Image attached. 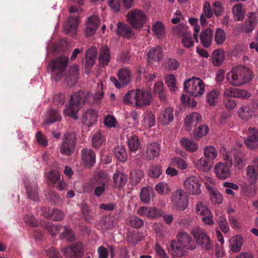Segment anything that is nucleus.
Segmentation results:
<instances>
[{"mask_svg":"<svg viewBox=\"0 0 258 258\" xmlns=\"http://www.w3.org/2000/svg\"><path fill=\"white\" fill-rule=\"evenodd\" d=\"M152 100L150 91L138 89L128 91L123 97V102L126 104H135L138 107L149 105Z\"/></svg>","mask_w":258,"mask_h":258,"instance_id":"1","label":"nucleus"},{"mask_svg":"<svg viewBox=\"0 0 258 258\" xmlns=\"http://www.w3.org/2000/svg\"><path fill=\"white\" fill-rule=\"evenodd\" d=\"M90 95L89 92L85 94V92L83 90H80L74 93L71 96L69 104L64 110V113L77 120L78 118L77 115V112L82 107L84 102L88 101V98Z\"/></svg>","mask_w":258,"mask_h":258,"instance_id":"2","label":"nucleus"},{"mask_svg":"<svg viewBox=\"0 0 258 258\" xmlns=\"http://www.w3.org/2000/svg\"><path fill=\"white\" fill-rule=\"evenodd\" d=\"M227 79L232 85L239 86L251 80V72L248 68L243 66H237L227 73Z\"/></svg>","mask_w":258,"mask_h":258,"instance_id":"3","label":"nucleus"},{"mask_svg":"<svg viewBox=\"0 0 258 258\" xmlns=\"http://www.w3.org/2000/svg\"><path fill=\"white\" fill-rule=\"evenodd\" d=\"M69 58L61 55L56 59H53L48 65V69L50 70L52 78L55 81L61 79L66 74L68 65Z\"/></svg>","mask_w":258,"mask_h":258,"instance_id":"4","label":"nucleus"},{"mask_svg":"<svg viewBox=\"0 0 258 258\" xmlns=\"http://www.w3.org/2000/svg\"><path fill=\"white\" fill-rule=\"evenodd\" d=\"M191 234L198 246L206 251H210L213 249V242L205 230L200 228H194Z\"/></svg>","mask_w":258,"mask_h":258,"instance_id":"5","label":"nucleus"},{"mask_svg":"<svg viewBox=\"0 0 258 258\" xmlns=\"http://www.w3.org/2000/svg\"><path fill=\"white\" fill-rule=\"evenodd\" d=\"M204 158H201L197 162V166L204 172H208L211 168L213 161L217 156V152L213 146H207L204 149Z\"/></svg>","mask_w":258,"mask_h":258,"instance_id":"6","label":"nucleus"},{"mask_svg":"<svg viewBox=\"0 0 258 258\" xmlns=\"http://www.w3.org/2000/svg\"><path fill=\"white\" fill-rule=\"evenodd\" d=\"M205 86L199 78L192 77L184 83V90L194 97H198L204 93Z\"/></svg>","mask_w":258,"mask_h":258,"instance_id":"7","label":"nucleus"},{"mask_svg":"<svg viewBox=\"0 0 258 258\" xmlns=\"http://www.w3.org/2000/svg\"><path fill=\"white\" fill-rule=\"evenodd\" d=\"M126 18L130 25L137 29L143 28L147 20L144 12L137 9L129 11L126 15Z\"/></svg>","mask_w":258,"mask_h":258,"instance_id":"8","label":"nucleus"},{"mask_svg":"<svg viewBox=\"0 0 258 258\" xmlns=\"http://www.w3.org/2000/svg\"><path fill=\"white\" fill-rule=\"evenodd\" d=\"M171 201L173 209L177 211H183L188 206L187 194L182 189H177L172 192Z\"/></svg>","mask_w":258,"mask_h":258,"instance_id":"9","label":"nucleus"},{"mask_svg":"<svg viewBox=\"0 0 258 258\" xmlns=\"http://www.w3.org/2000/svg\"><path fill=\"white\" fill-rule=\"evenodd\" d=\"M225 162H220L215 167L214 171L216 176L221 180L229 178L231 173L230 168L232 166V160L228 156L225 158Z\"/></svg>","mask_w":258,"mask_h":258,"instance_id":"10","label":"nucleus"},{"mask_svg":"<svg viewBox=\"0 0 258 258\" xmlns=\"http://www.w3.org/2000/svg\"><path fill=\"white\" fill-rule=\"evenodd\" d=\"M77 137L74 132L66 134L63 137V142L60 146L61 153L67 156H70L74 151Z\"/></svg>","mask_w":258,"mask_h":258,"instance_id":"11","label":"nucleus"},{"mask_svg":"<svg viewBox=\"0 0 258 258\" xmlns=\"http://www.w3.org/2000/svg\"><path fill=\"white\" fill-rule=\"evenodd\" d=\"M63 255L69 258H81L83 253V247L81 242L72 244L61 249Z\"/></svg>","mask_w":258,"mask_h":258,"instance_id":"12","label":"nucleus"},{"mask_svg":"<svg viewBox=\"0 0 258 258\" xmlns=\"http://www.w3.org/2000/svg\"><path fill=\"white\" fill-rule=\"evenodd\" d=\"M247 137L244 140L246 146L251 150L258 148V129L249 127L246 132Z\"/></svg>","mask_w":258,"mask_h":258,"instance_id":"13","label":"nucleus"},{"mask_svg":"<svg viewBox=\"0 0 258 258\" xmlns=\"http://www.w3.org/2000/svg\"><path fill=\"white\" fill-rule=\"evenodd\" d=\"M183 184L185 189L189 194L199 195L201 193V184L197 177L193 176L187 178Z\"/></svg>","mask_w":258,"mask_h":258,"instance_id":"14","label":"nucleus"},{"mask_svg":"<svg viewBox=\"0 0 258 258\" xmlns=\"http://www.w3.org/2000/svg\"><path fill=\"white\" fill-rule=\"evenodd\" d=\"M27 196L29 199L36 201L38 198L37 184L36 178L28 179L24 181Z\"/></svg>","mask_w":258,"mask_h":258,"instance_id":"15","label":"nucleus"},{"mask_svg":"<svg viewBox=\"0 0 258 258\" xmlns=\"http://www.w3.org/2000/svg\"><path fill=\"white\" fill-rule=\"evenodd\" d=\"M258 176V157H254L252 161V165L247 167L246 177L249 182L254 184L257 179Z\"/></svg>","mask_w":258,"mask_h":258,"instance_id":"16","label":"nucleus"},{"mask_svg":"<svg viewBox=\"0 0 258 258\" xmlns=\"http://www.w3.org/2000/svg\"><path fill=\"white\" fill-rule=\"evenodd\" d=\"M79 25V18L76 16H70L63 26V30L66 34L74 37L76 35Z\"/></svg>","mask_w":258,"mask_h":258,"instance_id":"17","label":"nucleus"},{"mask_svg":"<svg viewBox=\"0 0 258 258\" xmlns=\"http://www.w3.org/2000/svg\"><path fill=\"white\" fill-rule=\"evenodd\" d=\"M160 151V145L157 143H152L148 144L146 147V151L144 155L145 159L146 160H151L158 157Z\"/></svg>","mask_w":258,"mask_h":258,"instance_id":"18","label":"nucleus"},{"mask_svg":"<svg viewBox=\"0 0 258 258\" xmlns=\"http://www.w3.org/2000/svg\"><path fill=\"white\" fill-rule=\"evenodd\" d=\"M82 158L86 167L92 166L96 161V155L94 151L90 149L84 148L82 151Z\"/></svg>","mask_w":258,"mask_h":258,"instance_id":"19","label":"nucleus"},{"mask_svg":"<svg viewBox=\"0 0 258 258\" xmlns=\"http://www.w3.org/2000/svg\"><path fill=\"white\" fill-rule=\"evenodd\" d=\"M177 241L186 249L193 250L196 248V245L191 237L186 233H178L177 236Z\"/></svg>","mask_w":258,"mask_h":258,"instance_id":"20","label":"nucleus"},{"mask_svg":"<svg viewBox=\"0 0 258 258\" xmlns=\"http://www.w3.org/2000/svg\"><path fill=\"white\" fill-rule=\"evenodd\" d=\"M99 24L97 16L93 15L88 18L86 23L85 33L87 36H92L96 32Z\"/></svg>","mask_w":258,"mask_h":258,"instance_id":"21","label":"nucleus"},{"mask_svg":"<svg viewBox=\"0 0 258 258\" xmlns=\"http://www.w3.org/2000/svg\"><path fill=\"white\" fill-rule=\"evenodd\" d=\"M258 22V17L255 13H251L242 27L245 33H248L253 30Z\"/></svg>","mask_w":258,"mask_h":258,"instance_id":"22","label":"nucleus"},{"mask_svg":"<svg viewBox=\"0 0 258 258\" xmlns=\"http://www.w3.org/2000/svg\"><path fill=\"white\" fill-rule=\"evenodd\" d=\"M97 115L96 112L92 109H89L84 111L82 114V122L88 126H91L97 121Z\"/></svg>","mask_w":258,"mask_h":258,"instance_id":"23","label":"nucleus"},{"mask_svg":"<svg viewBox=\"0 0 258 258\" xmlns=\"http://www.w3.org/2000/svg\"><path fill=\"white\" fill-rule=\"evenodd\" d=\"M173 112V110L172 108L168 107L161 112L158 117V120L160 124L167 125L172 122L174 119Z\"/></svg>","mask_w":258,"mask_h":258,"instance_id":"24","label":"nucleus"},{"mask_svg":"<svg viewBox=\"0 0 258 258\" xmlns=\"http://www.w3.org/2000/svg\"><path fill=\"white\" fill-rule=\"evenodd\" d=\"M116 32L118 35L127 39L132 38L134 35V33L130 26L120 22L117 24Z\"/></svg>","mask_w":258,"mask_h":258,"instance_id":"25","label":"nucleus"},{"mask_svg":"<svg viewBox=\"0 0 258 258\" xmlns=\"http://www.w3.org/2000/svg\"><path fill=\"white\" fill-rule=\"evenodd\" d=\"M148 62L159 61L163 58V49L161 47L158 46L150 49L148 52Z\"/></svg>","mask_w":258,"mask_h":258,"instance_id":"26","label":"nucleus"},{"mask_svg":"<svg viewBox=\"0 0 258 258\" xmlns=\"http://www.w3.org/2000/svg\"><path fill=\"white\" fill-rule=\"evenodd\" d=\"M213 37V31L210 28H207L203 30L200 36L201 44L206 48L209 47L212 42Z\"/></svg>","mask_w":258,"mask_h":258,"instance_id":"27","label":"nucleus"},{"mask_svg":"<svg viewBox=\"0 0 258 258\" xmlns=\"http://www.w3.org/2000/svg\"><path fill=\"white\" fill-rule=\"evenodd\" d=\"M171 254L174 256L182 257L185 255L186 249L177 240H172L170 242Z\"/></svg>","mask_w":258,"mask_h":258,"instance_id":"28","label":"nucleus"},{"mask_svg":"<svg viewBox=\"0 0 258 258\" xmlns=\"http://www.w3.org/2000/svg\"><path fill=\"white\" fill-rule=\"evenodd\" d=\"M96 57L97 48L96 47H93L86 51L85 63L86 69H90L94 64Z\"/></svg>","mask_w":258,"mask_h":258,"instance_id":"29","label":"nucleus"},{"mask_svg":"<svg viewBox=\"0 0 258 258\" xmlns=\"http://www.w3.org/2000/svg\"><path fill=\"white\" fill-rule=\"evenodd\" d=\"M110 52L107 46H103L99 49V56L98 58L99 65L100 67L107 66L110 60Z\"/></svg>","mask_w":258,"mask_h":258,"instance_id":"30","label":"nucleus"},{"mask_svg":"<svg viewBox=\"0 0 258 258\" xmlns=\"http://www.w3.org/2000/svg\"><path fill=\"white\" fill-rule=\"evenodd\" d=\"M61 116L57 111L54 109H51L47 112V118L43 123V126L46 127L50 124L60 120Z\"/></svg>","mask_w":258,"mask_h":258,"instance_id":"31","label":"nucleus"},{"mask_svg":"<svg viewBox=\"0 0 258 258\" xmlns=\"http://www.w3.org/2000/svg\"><path fill=\"white\" fill-rule=\"evenodd\" d=\"M131 76V72L126 69H120L117 73L118 79L122 86H126L130 83Z\"/></svg>","mask_w":258,"mask_h":258,"instance_id":"32","label":"nucleus"},{"mask_svg":"<svg viewBox=\"0 0 258 258\" xmlns=\"http://www.w3.org/2000/svg\"><path fill=\"white\" fill-rule=\"evenodd\" d=\"M212 62L215 66H220L224 60V52L221 49L215 50L212 53Z\"/></svg>","mask_w":258,"mask_h":258,"instance_id":"33","label":"nucleus"},{"mask_svg":"<svg viewBox=\"0 0 258 258\" xmlns=\"http://www.w3.org/2000/svg\"><path fill=\"white\" fill-rule=\"evenodd\" d=\"M114 153L117 160L121 162H125L127 158V155L124 146H117L114 148Z\"/></svg>","mask_w":258,"mask_h":258,"instance_id":"34","label":"nucleus"},{"mask_svg":"<svg viewBox=\"0 0 258 258\" xmlns=\"http://www.w3.org/2000/svg\"><path fill=\"white\" fill-rule=\"evenodd\" d=\"M127 144L129 150L134 152L139 149L141 145L138 137L135 135L127 137Z\"/></svg>","mask_w":258,"mask_h":258,"instance_id":"35","label":"nucleus"},{"mask_svg":"<svg viewBox=\"0 0 258 258\" xmlns=\"http://www.w3.org/2000/svg\"><path fill=\"white\" fill-rule=\"evenodd\" d=\"M113 182L116 188H120L126 183L127 178L125 174L115 173L113 176Z\"/></svg>","mask_w":258,"mask_h":258,"instance_id":"36","label":"nucleus"},{"mask_svg":"<svg viewBox=\"0 0 258 258\" xmlns=\"http://www.w3.org/2000/svg\"><path fill=\"white\" fill-rule=\"evenodd\" d=\"M144 176V172L140 169H135L130 172V182L133 185H137Z\"/></svg>","mask_w":258,"mask_h":258,"instance_id":"37","label":"nucleus"},{"mask_svg":"<svg viewBox=\"0 0 258 258\" xmlns=\"http://www.w3.org/2000/svg\"><path fill=\"white\" fill-rule=\"evenodd\" d=\"M181 145L187 151L194 152L198 149V145L193 141L190 140L187 138H182L180 140Z\"/></svg>","mask_w":258,"mask_h":258,"instance_id":"38","label":"nucleus"},{"mask_svg":"<svg viewBox=\"0 0 258 258\" xmlns=\"http://www.w3.org/2000/svg\"><path fill=\"white\" fill-rule=\"evenodd\" d=\"M45 216L54 221H60L64 217L63 212L56 208H53L49 213H45Z\"/></svg>","mask_w":258,"mask_h":258,"instance_id":"39","label":"nucleus"},{"mask_svg":"<svg viewBox=\"0 0 258 258\" xmlns=\"http://www.w3.org/2000/svg\"><path fill=\"white\" fill-rule=\"evenodd\" d=\"M46 229L49 233L52 235H56L58 233H61L62 228H64V226H62L60 224L54 225L51 223H48L46 224Z\"/></svg>","mask_w":258,"mask_h":258,"instance_id":"40","label":"nucleus"},{"mask_svg":"<svg viewBox=\"0 0 258 258\" xmlns=\"http://www.w3.org/2000/svg\"><path fill=\"white\" fill-rule=\"evenodd\" d=\"M232 12L236 20L241 21L243 19L245 13L241 4L234 5L232 8Z\"/></svg>","mask_w":258,"mask_h":258,"instance_id":"41","label":"nucleus"},{"mask_svg":"<svg viewBox=\"0 0 258 258\" xmlns=\"http://www.w3.org/2000/svg\"><path fill=\"white\" fill-rule=\"evenodd\" d=\"M170 164L171 166H176L181 170L185 169L187 167L186 162L179 157L172 158L170 160Z\"/></svg>","mask_w":258,"mask_h":258,"instance_id":"42","label":"nucleus"},{"mask_svg":"<svg viewBox=\"0 0 258 258\" xmlns=\"http://www.w3.org/2000/svg\"><path fill=\"white\" fill-rule=\"evenodd\" d=\"M152 30L154 34L158 38H160L164 34L165 27L161 22L158 21L152 26Z\"/></svg>","mask_w":258,"mask_h":258,"instance_id":"43","label":"nucleus"},{"mask_svg":"<svg viewBox=\"0 0 258 258\" xmlns=\"http://www.w3.org/2000/svg\"><path fill=\"white\" fill-rule=\"evenodd\" d=\"M220 94V92L218 89H214L207 94L206 100L211 106H215Z\"/></svg>","mask_w":258,"mask_h":258,"instance_id":"44","label":"nucleus"},{"mask_svg":"<svg viewBox=\"0 0 258 258\" xmlns=\"http://www.w3.org/2000/svg\"><path fill=\"white\" fill-rule=\"evenodd\" d=\"M46 198L55 205H59L61 203V200L58 194L54 191H49L45 195Z\"/></svg>","mask_w":258,"mask_h":258,"instance_id":"45","label":"nucleus"},{"mask_svg":"<svg viewBox=\"0 0 258 258\" xmlns=\"http://www.w3.org/2000/svg\"><path fill=\"white\" fill-rule=\"evenodd\" d=\"M104 142V139L102 136L101 133L97 132L92 137V146L96 148H99Z\"/></svg>","mask_w":258,"mask_h":258,"instance_id":"46","label":"nucleus"},{"mask_svg":"<svg viewBox=\"0 0 258 258\" xmlns=\"http://www.w3.org/2000/svg\"><path fill=\"white\" fill-rule=\"evenodd\" d=\"M239 114L240 117L246 120L252 117L253 111L248 105L244 106L240 108Z\"/></svg>","mask_w":258,"mask_h":258,"instance_id":"47","label":"nucleus"},{"mask_svg":"<svg viewBox=\"0 0 258 258\" xmlns=\"http://www.w3.org/2000/svg\"><path fill=\"white\" fill-rule=\"evenodd\" d=\"M181 43L183 46L187 48H189L194 46V41L190 32H188L187 34H185L183 36L181 39Z\"/></svg>","mask_w":258,"mask_h":258,"instance_id":"48","label":"nucleus"},{"mask_svg":"<svg viewBox=\"0 0 258 258\" xmlns=\"http://www.w3.org/2000/svg\"><path fill=\"white\" fill-rule=\"evenodd\" d=\"M209 131V128L206 125H200L195 131L194 138L197 140H199L204 136L206 135Z\"/></svg>","mask_w":258,"mask_h":258,"instance_id":"49","label":"nucleus"},{"mask_svg":"<svg viewBox=\"0 0 258 258\" xmlns=\"http://www.w3.org/2000/svg\"><path fill=\"white\" fill-rule=\"evenodd\" d=\"M214 39L217 44H222L223 43L226 39L225 31L221 28H217L215 31Z\"/></svg>","mask_w":258,"mask_h":258,"instance_id":"50","label":"nucleus"},{"mask_svg":"<svg viewBox=\"0 0 258 258\" xmlns=\"http://www.w3.org/2000/svg\"><path fill=\"white\" fill-rule=\"evenodd\" d=\"M64 228H62V231L59 234L61 238H65L70 241H73L75 240V235L71 229H69L67 226Z\"/></svg>","mask_w":258,"mask_h":258,"instance_id":"51","label":"nucleus"},{"mask_svg":"<svg viewBox=\"0 0 258 258\" xmlns=\"http://www.w3.org/2000/svg\"><path fill=\"white\" fill-rule=\"evenodd\" d=\"M150 189L148 187L142 188L140 192L141 200L145 204H148L150 201Z\"/></svg>","mask_w":258,"mask_h":258,"instance_id":"52","label":"nucleus"},{"mask_svg":"<svg viewBox=\"0 0 258 258\" xmlns=\"http://www.w3.org/2000/svg\"><path fill=\"white\" fill-rule=\"evenodd\" d=\"M217 222L220 228L224 233H226L229 231V228L225 217L222 216H219L218 218Z\"/></svg>","mask_w":258,"mask_h":258,"instance_id":"53","label":"nucleus"},{"mask_svg":"<svg viewBox=\"0 0 258 258\" xmlns=\"http://www.w3.org/2000/svg\"><path fill=\"white\" fill-rule=\"evenodd\" d=\"M162 172V167L160 165H152L149 169L150 176L154 178L159 177Z\"/></svg>","mask_w":258,"mask_h":258,"instance_id":"54","label":"nucleus"},{"mask_svg":"<svg viewBox=\"0 0 258 258\" xmlns=\"http://www.w3.org/2000/svg\"><path fill=\"white\" fill-rule=\"evenodd\" d=\"M141 240V236L137 232H130L127 234V241L130 244H137Z\"/></svg>","mask_w":258,"mask_h":258,"instance_id":"55","label":"nucleus"},{"mask_svg":"<svg viewBox=\"0 0 258 258\" xmlns=\"http://www.w3.org/2000/svg\"><path fill=\"white\" fill-rule=\"evenodd\" d=\"M109 179L107 174L103 171L98 172L96 176L97 183L108 184Z\"/></svg>","mask_w":258,"mask_h":258,"instance_id":"56","label":"nucleus"},{"mask_svg":"<svg viewBox=\"0 0 258 258\" xmlns=\"http://www.w3.org/2000/svg\"><path fill=\"white\" fill-rule=\"evenodd\" d=\"M242 244V238L237 236L234 240L233 243L231 245V250L234 252H238L241 249Z\"/></svg>","mask_w":258,"mask_h":258,"instance_id":"57","label":"nucleus"},{"mask_svg":"<svg viewBox=\"0 0 258 258\" xmlns=\"http://www.w3.org/2000/svg\"><path fill=\"white\" fill-rule=\"evenodd\" d=\"M256 188L254 185H247L242 188V192L244 196L252 198L256 194Z\"/></svg>","mask_w":258,"mask_h":258,"instance_id":"58","label":"nucleus"},{"mask_svg":"<svg viewBox=\"0 0 258 258\" xmlns=\"http://www.w3.org/2000/svg\"><path fill=\"white\" fill-rule=\"evenodd\" d=\"M129 224L135 228H140L144 225V221L138 217H132L129 220Z\"/></svg>","mask_w":258,"mask_h":258,"instance_id":"59","label":"nucleus"},{"mask_svg":"<svg viewBox=\"0 0 258 258\" xmlns=\"http://www.w3.org/2000/svg\"><path fill=\"white\" fill-rule=\"evenodd\" d=\"M211 194V200L214 204H220L222 202L223 197L221 194L212 189L210 190Z\"/></svg>","mask_w":258,"mask_h":258,"instance_id":"60","label":"nucleus"},{"mask_svg":"<svg viewBox=\"0 0 258 258\" xmlns=\"http://www.w3.org/2000/svg\"><path fill=\"white\" fill-rule=\"evenodd\" d=\"M165 83L171 91H175L176 88L175 79L173 75H169L165 78Z\"/></svg>","mask_w":258,"mask_h":258,"instance_id":"61","label":"nucleus"},{"mask_svg":"<svg viewBox=\"0 0 258 258\" xmlns=\"http://www.w3.org/2000/svg\"><path fill=\"white\" fill-rule=\"evenodd\" d=\"M48 177L51 183L54 186V185H55V184L59 181L60 175L57 171H51L49 173Z\"/></svg>","mask_w":258,"mask_h":258,"instance_id":"62","label":"nucleus"},{"mask_svg":"<svg viewBox=\"0 0 258 258\" xmlns=\"http://www.w3.org/2000/svg\"><path fill=\"white\" fill-rule=\"evenodd\" d=\"M154 250L156 252L157 258H169L166 251L159 244H156Z\"/></svg>","mask_w":258,"mask_h":258,"instance_id":"63","label":"nucleus"},{"mask_svg":"<svg viewBox=\"0 0 258 258\" xmlns=\"http://www.w3.org/2000/svg\"><path fill=\"white\" fill-rule=\"evenodd\" d=\"M196 212L201 216H204L211 213L210 211L202 202H199L196 208Z\"/></svg>","mask_w":258,"mask_h":258,"instance_id":"64","label":"nucleus"}]
</instances>
